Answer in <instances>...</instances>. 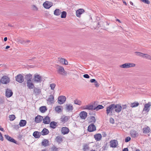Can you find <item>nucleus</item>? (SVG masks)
Masks as SVG:
<instances>
[{
    "label": "nucleus",
    "mask_w": 151,
    "mask_h": 151,
    "mask_svg": "<svg viewBox=\"0 0 151 151\" xmlns=\"http://www.w3.org/2000/svg\"><path fill=\"white\" fill-rule=\"evenodd\" d=\"M27 86L29 89L34 88L35 87L32 81H27Z\"/></svg>",
    "instance_id": "13"
},
{
    "label": "nucleus",
    "mask_w": 151,
    "mask_h": 151,
    "mask_svg": "<svg viewBox=\"0 0 151 151\" xmlns=\"http://www.w3.org/2000/svg\"><path fill=\"white\" fill-rule=\"evenodd\" d=\"M73 109V106L71 104H66L65 105V109L68 111H71Z\"/></svg>",
    "instance_id": "18"
},
{
    "label": "nucleus",
    "mask_w": 151,
    "mask_h": 151,
    "mask_svg": "<svg viewBox=\"0 0 151 151\" xmlns=\"http://www.w3.org/2000/svg\"><path fill=\"white\" fill-rule=\"evenodd\" d=\"M134 54L135 55L137 56H142V53L139 52H135Z\"/></svg>",
    "instance_id": "55"
},
{
    "label": "nucleus",
    "mask_w": 151,
    "mask_h": 151,
    "mask_svg": "<svg viewBox=\"0 0 151 151\" xmlns=\"http://www.w3.org/2000/svg\"><path fill=\"white\" fill-rule=\"evenodd\" d=\"M74 103L75 104L80 105L81 104V101L78 99H76L74 101Z\"/></svg>",
    "instance_id": "46"
},
{
    "label": "nucleus",
    "mask_w": 151,
    "mask_h": 151,
    "mask_svg": "<svg viewBox=\"0 0 151 151\" xmlns=\"http://www.w3.org/2000/svg\"><path fill=\"white\" fill-rule=\"evenodd\" d=\"M57 123L54 122H51L50 124V127L53 129H55L57 125Z\"/></svg>",
    "instance_id": "37"
},
{
    "label": "nucleus",
    "mask_w": 151,
    "mask_h": 151,
    "mask_svg": "<svg viewBox=\"0 0 151 151\" xmlns=\"http://www.w3.org/2000/svg\"><path fill=\"white\" fill-rule=\"evenodd\" d=\"M13 94V92L12 91L9 89H7L6 91V95L7 97H11Z\"/></svg>",
    "instance_id": "23"
},
{
    "label": "nucleus",
    "mask_w": 151,
    "mask_h": 151,
    "mask_svg": "<svg viewBox=\"0 0 151 151\" xmlns=\"http://www.w3.org/2000/svg\"><path fill=\"white\" fill-rule=\"evenodd\" d=\"M32 9L34 11H37L38 10L37 7L35 5H32Z\"/></svg>",
    "instance_id": "51"
},
{
    "label": "nucleus",
    "mask_w": 151,
    "mask_h": 151,
    "mask_svg": "<svg viewBox=\"0 0 151 151\" xmlns=\"http://www.w3.org/2000/svg\"><path fill=\"white\" fill-rule=\"evenodd\" d=\"M5 137L8 141L16 143L17 141L14 140L13 138L10 137L8 135H5Z\"/></svg>",
    "instance_id": "17"
},
{
    "label": "nucleus",
    "mask_w": 151,
    "mask_h": 151,
    "mask_svg": "<svg viewBox=\"0 0 151 151\" xmlns=\"http://www.w3.org/2000/svg\"><path fill=\"white\" fill-rule=\"evenodd\" d=\"M66 100V98L64 96H60L58 99V103L61 104H63Z\"/></svg>",
    "instance_id": "9"
},
{
    "label": "nucleus",
    "mask_w": 151,
    "mask_h": 151,
    "mask_svg": "<svg viewBox=\"0 0 151 151\" xmlns=\"http://www.w3.org/2000/svg\"><path fill=\"white\" fill-rule=\"evenodd\" d=\"M84 12V10L83 9H80L77 10L76 12V16L79 17H81V15Z\"/></svg>",
    "instance_id": "12"
},
{
    "label": "nucleus",
    "mask_w": 151,
    "mask_h": 151,
    "mask_svg": "<svg viewBox=\"0 0 151 151\" xmlns=\"http://www.w3.org/2000/svg\"><path fill=\"white\" fill-rule=\"evenodd\" d=\"M94 107L92 105H87L86 106H83V109H88L89 110H94Z\"/></svg>",
    "instance_id": "16"
},
{
    "label": "nucleus",
    "mask_w": 151,
    "mask_h": 151,
    "mask_svg": "<svg viewBox=\"0 0 151 151\" xmlns=\"http://www.w3.org/2000/svg\"><path fill=\"white\" fill-rule=\"evenodd\" d=\"M96 129V128L95 126L93 124L90 125L88 127V130L89 132H92Z\"/></svg>",
    "instance_id": "10"
},
{
    "label": "nucleus",
    "mask_w": 151,
    "mask_h": 151,
    "mask_svg": "<svg viewBox=\"0 0 151 151\" xmlns=\"http://www.w3.org/2000/svg\"><path fill=\"white\" fill-rule=\"evenodd\" d=\"M96 81V80L94 79H91L90 80V82L91 83H94Z\"/></svg>",
    "instance_id": "60"
},
{
    "label": "nucleus",
    "mask_w": 151,
    "mask_h": 151,
    "mask_svg": "<svg viewBox=\"0 0 151 151\" xmlns=\"http://www.w3.org/2000/svg\"><path fill=\"white\" fill-rule=\"evenodd\" d=\"M118 145V142L116 140H112L110 142V145L111 147H116Z\"/></svg>",
    "instance_id": "8"
},
{
    "label": "nucleus",
    "mask_w": 151,
    "mask_h": 151,
    "mask_svg": "<svg viewBox=\"0 0 151 151\" xmlns=\"http://www.w3.org/2000/svg\"><path fill=\"white\" fill-rule=\"evenodd\" d=\"M55 110L58 113H60L62 111V107L61 106H57L55 107Z\"/></svg>",
    "instance_id": "31"
},
{
    "label": "nucleus",
    "mask_w": 151,
    "mask_h": 151,
    "mask_svg": "<svg viewBox=\"0 0 151 151\" xmlns=\"http://www.w3.org/2000/svg\"><path fill=\"white\" fill-rule=\"evenodd\" d=\"M128 68L135 67L136 65L135 64L132 63H128Z\"/></svg>",
    "instance_id": "50"
},
{
    "label": "nucleus",
    "mask_w": 151,
    "mask_h": 151,
    "mask_svg": "<svg viewBox=\"0 0 151 151\" xmlns=\"http://www.w3.org/2000/svg\"><path fill=\"white\" fill-rule=\"evenodd\" d=\"M68 120V117L67 116H62L60 119V121L64 123L66 122Z\"/></svg>",
    "instance_id": "28"
},
{
    "label": "nucleus",
    "mask_w": 151,
    "mask_h": 151,
    "mask_svg": "<svg viewBox=\"0 0 151 151\" xmlns=\"http://www.w3.org/2000/svg\"><path fill=\"white\" fill-rule=\"evenodd\" d=\"M130 134L131 136L133 137H135L137 136L139 134L135 131L132 130L130 131Z\"/></svg>",
    "instance_id": "25"
},
{
    "label": "nucleus",
    "mask_w": 151,
    "mask_h": 151,
    "mask_svg": "<svg viewBox=\"0 0 151 151\" xmlns=\"http://www.w3.org/2000/svg\"><path fill=\"white\" fill-rule=\"evenodd\" d=\"M104 107L102 105H99L98 106L96 107H94V110H95L97 111L100 109L103 108Z\"/></svg>",
    "instance_id": "42"
},
{
    "label": "nucleus",
    "mask_w": 151,
    "mask_h": 151,
    "mask_svg": "<svg viewBox=\"0 0 151 151\" xmlns=\"http://www.w3.org/2000/svg\"><path fill=\"white\" fill-rule=\"evenodd\" d=\"M54 101V96L53 95H51L47 100V101L50 104L53 102Z\"/></svg>",
    "instance_id": "33"
},
{
    "label": "nucleus",
    "mask_w": 151,
    "mask_h": 151,
    "mask_svg": "<svg viewBox=\"0 0 151 151\" xmlns=\"http://www.w3.org/2000/svg\"><path fill=\"white\" fill-rule=\"evenodd\" d=\"M69 131V129L66 127H63L61 129V132L64 135L68 134Z\"/></svg>",
    "instance_id": "15"
},
{
    "label": "nucleus",
    "mask_w": 151,
    "mask_h": 151,
    "mask_svg": "<svg viewBox=\"0 0 151 151\" xmlns=\"http://www.w3.org/2000/svg\"><path fill=\"white\" fill-rule=\"evenodd\" d=\"M41 133L42 135H45L49 133V131L47 129L45 128L43 129Z\"/></svg>",
    "instance_id": "29"
},
{
    "label": "nucleus",
    "mask_w": 151,
    "mask_h": 151,
    "mask_svg": "<svg viewBox=\"0 0 151 151\" xmlns=\"http://www.w3.org/2000/svg\"><path fill=\"white\" fill-rule=\"evenodd\" d=\"M139 105V104L138 102H134L131 104V106L132 108L138 106Z\"/></svg>",
    "instance_id": "43"
},
{
    "label": "nucleus",
    "mask_w": 151,
    "mask_h": 151,
    "mask_svg": "<svg viewBox=\"0 0 151 151\" xmlns=\"http://www.w3.org/2000/svg\"><path fill=\"white\" fill-rule=\"evenodd\" d=\"M19 42L20 43L22 44L25 45L26 43L29 42H30V41L29 40H20Z\"/></svg>",
    "instance_id": "47"
},
{
    "label": "nucleus",
    "mask_w": 151,
    "mask_h": 151,
    "mask_svg": "<svg viewBox=\"0 0 151 151\" xmlns=\"http://www.w3.org/2000/svg\"><path fill=\"white\" fill-rule=\"evenodd\" d=\"M55 84L54 83H52L50 84V87L52 90H53L55 86Z\"/></svg>",
    "instance_id": "53"
},
{
    "label": "nucleus",
    "mask_w": 151,
    "mask_h": 151,
    "mask_svg": "<svg viewBox=\"0 0 151 151\" xmlns=\"http://www.w3.org/2000/svg\"><path fill=\"white\" fill-rule=\"evenodd\" d=\"M122 108L123 109H126V107H127V106L126 105H123L122 106Z\"/></svg>",
    "instance_id": "61"
},
{
    "label": "nucleus",
    "mask_w": 151,
    "mask_h": 151,
    "mask_svg": "<svg viewBox=\"0 0 151 151\" xmlns=\"http://www.w3.org/2000/svg\"><path fill=\"white\" fill-rule=\"evenodd\" d=\"M46 107L45 106H42L40 107V110L42 113L45 112L46 110Z\"/></svg>",
    "instance_id": "39"
},
{
    "label": "nucleus",
    "mask_w": 151,
    "mask_h": 151,
    "mask_svg": "<svg viewBox=\"0 0 151 151\" xmlns=\"http://www.w3.org/2000/svg\"><path fill=\"white\" fill-rule=\"evenodd\" d=\"M58 148L55 147V146H53L51 148V151H58Z\"/></svg>",
    "instance_id": "48"
},
{
    "label": "nucleus",
    "mask_w": 151,
    "mask_h": 151,
    "mask_svg": "<svg viewBox=\"0 0 151 151\" xmlns=\"http://www.w3.org/2000/svg\"><path fill=\"white\" fill-rule=\"evenodd\" d=\"M61 13V11L59 9H56L54 12V14L56 16H59L60 15Z\"/></svg>",
    "instance_id": "32"
},
{
    "label": "nucleus",
    "mask_w": 151,
    "mask_h": 151,
    "mask_svg": "<svg viewBox=\"0 0 151 151\" xmlns=\"http://www.w3.org/2000/svg\"><path fill=\"white\" fill-rule=\"evenodd\" d=\"M142 58L151 60V57L146 54L142 53Z\"/></svg>",
    "instance_id": "36"
},
{
    "label": "nucleus",
    "mask_w": 151,
    "mask_h": 151,
    "mask_svg": "<svg viewBox=\"0 0 151 151\" xmlns=\"http://www.w3.org/2000/svg\"><path fill=\"white\" fill-rule=\"evenodd\" d=\"M41 145L42 146L45 147L49 145V142L47 139H44L42 141Z\"/></svg>",
    "instance_id": "22"
},
{
    "label": "nucleus",
    "mask_w": 151,
    "mask_h": 151,
    "mask_svg": "<svg viewBox=\"0 0 151 151\" xmlns=\"http://www.w3.org/2000/svg\"><path fill=\"white\" fill-rule=\"evenodd\" d=\"M122 151H128V150L127 148H124Z\"/></svg>",
    "instance_id": "62"
},
{
    "label": "nucleus",
    "mask_w": 151,
    "mask_h": 151,
    "mask_svg": "<svg viewBox=\"0 0 151 151\" xmlns=\"http://www.w3.org/2000/svg\"><path fill=\"white\" fill-rule=\"evenodd\" d=\"M114 107L113 104H111L106 108V113L107 115L111 116L112 115V112L114 111Z\"/></svg>",
    "instance_id": "2"
},
{
    "label": "nucleus",
    "mask_w": 151,
    "mask_h": 151,
    "mask_svg": "<svg viewBox=\"0 0 151 151\" xmlns=\"http://www.w3.org/2000/svg\"><path fill=\"white\" fill-rule=\"evenodd\" d=\"M43 120V122L45 124H48L50 122V118L47 116H46L45 118L42 119Z\"/></svg>",
    "instance_id": "24"
},
{
    "label": "nucleus",
    "mask_w": 151,
    "mask_h": 151,
    "mask_svg": "<svg viewBox=\"0 0 151 151\" xmlns=\"http://www.w3.org/2000/svg\"><path fill=\"white\" fill-rule=\"evenodd\" d=\"M142 2L147 4H149L150 3V2L149 0H142Z\"/></svg>",
    "instance_id": "52"
},
{
    "label": "nucleus",
    "mask_w": 151,
    "mask_h": 151,
    "mask_svg": "<svg viewBox=\"0 0 151 151\" xmlns=\"http://www.w3.org/2000/svg\"><path fill=\"white\" fill-rule=\"evenodd\" d=\"M58 60L61 63L65 65L68 64V61L64 58H58Z\"/></svg>",
    "instance_id": "27"
},
{
    "label": "nucleus",
    "mask_w": 151,
    "mask_h": 151,
    "mask_svg": "<svg viewBox=\"0 0 151 151\" xmlns=\"http://www.w3.org/2000/svg\"><path fill=\"white\" fill-rule=\"evenodd\" d=\"M42 78L39 75H37L35 76L34 81L37 83H40L41 82Z\"/></svg>",
    "instance_id": "19"
},
{
    "label": "nucleus",
    "mask_w": 151,
    "mask_h": 151,
    "mask_svg": "<svg viewBox=\"0 0 151 151\" xmlns=\"http://www.w3.org/2000/svg\"><path fill=\"white\" fill-rule=\"evenodd\" d=\"M52 5L53 3L52 2L47 1L44 2L43 4V6L46 9L50 8L52 6Z\"/></svg>",
    "instance_id": "7"
},
{
    "label": "nucleus",
    "mask_w": 151,
    "mask_h": 151,
    "mask_svg": "<svg viewBox=\"0 0 151 151\" xmlns=\"http://www.w3.org/2000/svg\"><path fill=\"white\" fill-rule=\"evenodd\" d=\"M16 81L19 83H22L24 81V76L21 74L18 75L16 77Z\"/></svg>",
    "instance_id": "6"
},
{
    "label": "nucleus",
    "mask_w": 151,
    "mask_h": 151,
    "mask_svg": "<svg viewBox=\"0 0 151 151\" xmlns=\"http://www.w3.org/2000/svg\"><path fill=\"white\" fill-rule=\"evenodd\" d=\"M41 135V133L37 131H35L33 134V136L36 138H39Z\"/></svg>",
    "instance_id": "21"
},
{
    "label": "nucleus",
    "mask_w": 151,
    "mask_h": 151,
    "mask_svg": "<svg viewBox=\"0 0 151 151\" xmlns=\"http://www.w3.org/2000/svg\"><path fill=\"white\" fill-rule=\"evenodd\" d=\"M114 107V109L115 111L119 113L122 111V107L119 104H113Z\"/></svg>",
    "instance_id": "4"
},
{
    "label": "nucleus",
    "mask_w": 151,
    "mask_h": 151,
    "mask_svg": "<svg viewBox=\"0 0 151 151\" xmlns=\"http://www.w3.org/2000/svg\"><path fill=\"white\" fill-rule=\"evenodd\" d=\"M9 117L10 119V120L11 121H13L14 120L15 118V115L13 114L10 115L9 116Z\"/></svg>",
    "instance_id": "49"
},
{
    "label": "nucleus",
    "mask_w": 151,
    "mask_h": 151,
    "mask_svg": "<svg viewBox=\"0 0 151 151\" xmlns=\"http://www.w3.org/2000/svg\"><path fill=\"white\" fill-rule=\"evenodd\" d=\"M151 106V104L150 102L145 104L144 105V108L142 111V114L143 116H146L148 114L150 110V107Z\"/></svg>",
    "instance_id": "1"
},
{
    "label": "nucleus",
    "mask_w": 151,
    "mask_h": 151,
    "mask_svg": "<svg viewBox=\"0 0 151 151\" xmlns=\"http://www.w3.org/2000/svg\"><path fill=\"white\" fill-rule=\"evenodd\" d=\"M58 73L62 75H66V73L65 72L64 68L61 66L57 65L56 67Z\"/></svg>",
    "instance_id": "3"
},
{
    "label": "nucleus",
    "mask_w": 151,
    "mask_h": 151,
    "mask_svg": "<svg viewBox=\"0 0 151 151\" xmlns=\"http://www.w3.org/2000/svg\"><path fill=\"white\" fill-rule=\"evenodd\" d=\"M27 123V122L26 120H21L19 123V125L20 127H24L25 126Z\"/></svg>",
    "instance_id": "34"
},
{
    "label": "nucleus",
    "mask_w": 151,
    "mask_h": 151,
    "mask_svg": "<svg viewBox=\"0 0 151 151\" xmlns=\"http://www.w3.org/2000/svg\"><path fill=\"white\" fill-rule=\"evenodd\" d=\"M150 131V129L149 127H147L144 128L143 129V132L145 133H146L149 132Z\"/></svg>",
    "instance_id": "40"
},
{
    "label": "nucleus",
    "mask_w": 151,
    "mask_h": 151,
    "mask_svg": "<svg viewBox=\"0 0 151 151\" xmlns=\"http://www.w3.org/2000/svg\"><path fill=\"white\" fill-rule=\"evenodd\" d=\"M128 63H125L121 65L119 67L121 68H128Z\"/></svg>",
    "instance_id": "44"
},
{
    "label": "nucleus",
    "mask_w": 151,
    "mask_h": 151,
    "mask_svg": "<svg viewBox=\"0 0 151 151\" xmlns=\"http://www.w3.org/2000/svg\"><path fill=\"white\" fill-rule=\"evenodd\" d=\"M61 17L62 18H65L66 16L67 13L65 11H63L61 13Z\"/></svg>",
    "instance_id": "45"
},
{
    "label": "nucleus",
    "mask_w": 151,
    "mask_h": 151,
    "mask_svg": "<svg viewBox=\"0 0 151 151\" xmlns=\"http://www.w3.org/2000/svg\"><path fill=\"white\" fill-rule=\"evenodd\" d=\"M89 149V147L88 145H86L83 146V149L84 151H88Z\"/></svg>",
    "instance_id": "41"
},
{
    "label": "nucleus",
    "mask_w": 151,
    "mask_h": 151,
    "mask_svg": "<svg viewBox=\"0 0 151 151\" xmlns=\"http://www.w3.org/2000/svg\"><path fill=\"white\" fill-rule=\"evenodd\" d=\"M83 76L84 78H89L90 77L87 74L84 75Z\"/></svg>",
    "instance_id": "57"
},
{
    "label": "nucleus",
    "mask_w": 151,
    "mask_h": 151,
    "mask_svg": "<svg viewBox=\"0 0 151 151\" xmlns=\"http://www.w3.org/2000/svg\"><path fill=\"white\" fill-rule=\"evenodd\" d=\"M15 127L16 129H17V128L18 129L19 127V125H17L15 126Z\"/></svg>",
    "instance_id": "64"
},
{
    "label": "nucleus",
    "mask_w": 151,
    "mask_h": 151,
    "mask_svg": "<svg viewBox=\"0 0 151 151\" xmlns=\"http://www.w3.org/2000/svg\"><path fill=\"white\" fill-rule=\"evenodd\" d=\"M0 130L2 131H4V129L3 128L1 127V126L0 125Z\"/></svg>",
    "instance_id": "63"
},
{
    "label": "nucleus",
    "mask_w": 151,
    "mask_h": 151,
    "mask_svg": "<svg viewBox=\"0 0 151 151\" xmlns=\"http://www.w3.org/2000/svg\"><path fill=\"white\" fill-rule=\"evenodd\" d=\"M94 137L96 141H99L101 139L102 136L100 134H97L94 135Z\"/></svg>",
    "instance_id": "26"
},
{
    "label": "nucleus",
    "mask_w": 151,
    "mask_h": 151,
    "mask_svg": "<svg viewBox=\"0 0 151 151\" xmlns=\"http://www.w3.org/2000/svg\"><path fill=\"white\" fill-rule=\"evenodd\" d=\"M43 119V117L40 115H38L35 117V122L37 123L40 122Z\"/></svg>",
    "instance_id": "20"
},
{
    "label": "nucleus",
    "mask_w": 151,
    "mask_h": 151,
    "mask_svg": "<svg viewBox=\"0 0 151 151\" xmlns=\"http://www.w3.org/2000/svg\"><path fill=\"white\" fill-rule=\"evenodd\" d=\"M131 139V138L129 137H126L125 139V142H129Z\"/></svg>",
    "instance_id": "54"
},
{
    "label": "nucleus",
    "mask_w": 151,
    "mask_h": 151,
    "mask_svg": "<svg viewBox=\"0 0 151 151\" xmlns=\"http://www.w3.org/2000/svg\"><path fill=\"white\" fill-rule=\"evenodd\" d=\"M33 92L35 96H37L41 93V90L38 88L34 87Z\"/></svg>",
    "instance_id": "11"
},
{
    "label": "nucleus",
    "mask_w": 151,
    "mask_h": 151,
    "mask_svg": "<svg viewBox=\"0 0 151 151\" xmlns=\"http://www.w3.org/2000/svg\"><path fill=\"white\" fill-rule=\"evenodd\" d=\"M110 122L112 124H113L114 123V119H113V118H111L110 119Z\"/></svg>",
    "instance_id": "56"
},
{
    "label": "nucleus",
    "mask_w": 151,
    "mask_h": 151,
    "mask_svg": "<svg viewBox=\"0 0 151 151\" xmlns=\"http://www.w3.org/2000/svg\"><path fill=\"white\" fill-rule=\"evenodd\" d=\"M94 83L96 87H98L99 86V84L96 81Z\"/></svg>",
    "instance_id": "59"
},
{
    "label": "nucleus",
    "mask_w": 151,
    "mask_h": 151,
    "mask_svg": "<svg viewBox=\"0 0 151 151\" xmlns=\"http://www.w3.org/2000/svg\"><path fill=\"white\" fill-rule=\"evenodd\" d=\"M32 76L31 74H29L26 75L25 76V79L27 81H32Z\"/></svg>",
    "instance_id": "35"
},
{
    "label": "nucleus",
    "mask_w": 151,
    "mask_h": 151,
    "mask_svg": "<svg viewBox=\"0 0 151 151\" xmlns=\"http://www.w3.org/2000/svg\"><path fill=\"white\" fill-rule=\"evenodd\" d=\"M0 139L2 141H3L4 140L3 137L2 135V134L0 132Z\"/></svg>",
    "instance_id": "58"
},
{
    "label": "nucleus",
    "mask_w": 151,
    "mask_h": 151,
    "mask_svg": "<svg viewBox=\"0 0 151 151\" xmlns=\"http://www.w3.org/2000/svg\"><path fill=\"white\" fill-rule=\"evenodd\" d=\"M87 116V114L85 111H82L81 112L79 116L82 119H85Z\"/></svg>",
    "instance_id": "14"
},
{
    "label": "nucleus",
    "mask_w": 151,
    "mask_h": 151,
    "mask_svg": "<svg viewBox=\"0 0 151 151\" xmlns=\"http://www.w3.org/2000/svg\"><path fill=\"white\" fill-rule=\"evenodd\" d=\"M96 121L95 117L94 116H91L89 117V122L92 123V124L94 123Z\"/></svg>",
    "instance_id": "38"
},
{
    "label": "nucleus",
    "mask_w": 151,
    "mask_h": 151,
    "mask_svg": "<svg viewBox=\"0 0 151 151\" xmlns=\"http://www.w3.org/2000/svg\"><path fill=\"white\" fill-rule=\"evenodd\" d=\"M10 81V78L8 77L4 76L1 79V83L2 84H6Z\"/></svg>",
    "instance_id": "5"
},
{
    "label": "nucleus",
    "mask_w": 151,
    "mask_h": 151,
    "mask_svg": "<svg viewBox=\"0 0 151 151\" xmlns=\"http://www.w3.org/2000/svg\"><path fill=\"white\" fill-rule=\"evenodd\" d=\"M55 140L58 142L60 143L61 142L63 141L62 137L61 136H57L56 137Z\"/></svg>",
    "instance_id": "30"
}]
</instances>
